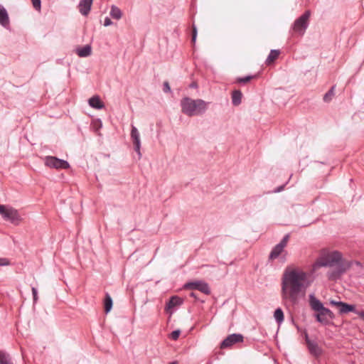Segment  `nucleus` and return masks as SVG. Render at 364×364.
I'll use <instances>...</instances> for the list:
<instances>
[{"instance_id": "393cba45", "label": "nucleus", "mask_w": 364, "mask_h": 364, "mask_svg": "<svg viewBox=\"0 0 364 364\" xmlns=\"http://www.w3.org/2000/svg\"><path fill=\"white\" fill-rule=\"evenodd\" d=\"M0 364H13L9 355L0 350Z\"/></svg>"}, {"instance_id": "a878e982", "label": "nucleus", "mask_w": 364, "mask_h": 364, "mask_svg": "<svg viewBox=\"0 0 364 364\" xmlns=\"http://www.w3.org/2000/svg\"><path fill=\"white\" fill-rule=\"evenodd\" d=\"M335 86H332L331 89L323 95V101L328 102L332 100V97L334 95Z\"/></svg>"}, {"instance_id": "e433bc0d", "label": "nucleus", "mask_w": 364, "mask_h": 364, "mask_svg": "<svg viewBox=\"0 0 364 364\" xmlns=\"http://www.w3.org/2000/svg\"><path fill=\"white\" fill-rule=\"evenodd\" d=\"M284 188V185H282V186H278L277 188H276L274 191V193H279L281 192L282 191H283Z\"/></svg>"}, {"instance_id": "9d476101", "label": "nucleus", "mask_w": 364, "mask_h": 364, "mask_svg": "<svg viewBox=\"0 0 364 364\" xmlns=\"http://www.w3.org/2000/svg\"><path fill=\"white\" fill-rule=\"evenodd\" d=\"M131 139L134 145V149L137 153L139 158L140 159L141 156V154L140 151L141 149V140L140 135L137 128L134 126H132L131 129Z\"/></svg>"}, {"instance_id": "f704fd0d", "label": "nucleus", "mask_w": 364, "mask_h": 364, "mask_svg": "<svg viewBox=\"0 0 364 364\" xmlns=\"http://www.w3.org/2000/svg\"><path fill=\"white\" fill-rule=\"evenodd\" d=\"M342 302L343 301H336V300L331 299L330 301V304L332 305V306H337L339 309H341Z\"/></svg>"}, {"instance_id": "4c0bfd02", "label": "nucleus", "mask_w": 364, "mask_h": 364, "mask_svg": "<svg viewBox=\"0 0 364 364\" xmlns=\"http://www.w3.org/2000/svg\"><path fill=\"white\" fill-rule=\"evenodd\" d=\"M356 314L359 316L360 318H363L364 321V310L363 311H358V312H356Z\"/></svg>"}, {"instance_id": "bb28decb", "label": "nucleus", "mask_w": 364, "mask_h": 364, "mask_svg": "<svg viewBox=\"0 0 364 364\" xmlns=\"http://www.w3.org/2000/svg\"><path fill=\"white\" fill-rule=\"evenodd\" d=\"M256 75H247L245 77H237L236 82L240 84H245L249 82L252 79L255 78Z\"/></svg>"}, {"instance_id": "0eeeda50", "label": "nucleus", "mask_w": 364, "mask_h": 364, "mask_svg": "<svg viewBox=\"0 0 364 364\" xmlns=\"http://www.w3.org/2000/svg\"><path fill=\"white\" fill-rule=\"evenodd\" d=\"M304 338L310 354L316 358H319L323 354V349L318 346L316 341L309 338L306 331L304 333Z\"/></svg>"}, {"instance_id": "c756f323", "label": "nucleus", "mask_w": 364, "mask_h": 364, "mask_svg": "<svg viewBox=\"0 0 364 364\" xmlns=\"http://www.w3.org/2000/svg\"><path fill=\"white\" fill-rule=\"evenodd\" d=\"M197 38V28L196 26L193 23L192 25V38L191 41L195 43Z\"/></svg>"}, {"instance_id": "b1692460", "label": "nucleus", "mask_w": 364, "mask_h": 364, "mask_svg": "<svg viewBox=\"0 0 364 364\" xmlns=\"http://www.w3.org/2000/svg\"><path fill=\"white\" fill-rule=\"evenodd\" d=\"M274 318L278 325H280L284 319L283 310L281 308H277L274 312Z\"/></svg>"}, {"instance_id": "a211bd4d", "label": "nucleus", "mask_w": 364, "mask_h": 364, "mask_svg": "<svg viewBox=\"0 0 364 364\" xmlns=\"http://www.w3.org/2000/svg\"><path fill=\"white\" fill-rule=\"evenodd\" d=\"M88 102L91 107L97 109H101L105 107L103 102L100 97L97 95L90 98Z\"/></svg>"}, {"instance_id": "473e14b6", "label": "nucleus", "mask_w": 364, "mask_h": 364, "mask_svg": "<svg viewBox=\"0 0 364 364\" xmlns=\"http://www.w3.org/2000/svg\"><path fill=\"white\" fill-rule=\"evenodd\" d=\"M10 264V261L9 259L5 257L0 258V267L8 266Z\"/></svg>"}, {"instance_id": "f8f14e48", "label": "nucleus", "mask_w": 364, "mask_h": 364, "mask_svg": "<svg viewBox=\"0 0 364 364\" xmlns=\"http://www.w3.org/2000/svg\"><path fill=\"white\" fill-rule=\"evenodd\" d=\"M183 303V299L178 296H172L166 304L165 311L170 314L173 313L175 307L181 306Z\"/></svg>"}, {"instance_id": "2f4dec72", "label": "nucleus", "mask_w": 364, "mask_h": 364, "mask_svg": "<svg viewBox=\"0 0 364 364\" xmlns=\"http://www.w3.org/2000/svg\"><path fill=\"white\" fill-rule=\"evenodd\" d=\"M34 9L37 11L41 10V0H31Z\"/></svg>"}, {"instance_id": "f257e3e1", "label": "nucleus", "mask_w": 364, "mask_h": 364, "mask_svg": "<svg viewBox=\"0 0 364 364\" xmlns=\"http://www.w3.org/2000/svg\"><path fill=\"white\" fill-rule=\"evenodd\" d=\"M309 284L305 272L297 269L286 271L282 277V293L293 304H296L299 302V294H304Z\"/></svg>"}, {"instance_id": "37998d69", "label": "nucleus", "mask_w": 364, "mask_h": 364, "mask_svg": "<svg viewBox=\"0 0 364 364\" xmlns=\"http://www.w3.org/2000/svg\"><path fill=\"white\" fill-rule=\"evenodd\" d=\"M176 362H172L170 364H176Z\"/></svg>"}, {"instance_id": "c85d7f7f", "label": "nucleus", "mask_w": 364, "mask_h": 364, "mask_svg": "<svg viewBox=\"0 0 364 364\" xmlns=\"http://www.w3.org/2000/svg\"><path fill=\"white\" fill-rule=\"evenodd\" d=\"M180 334L181 331L179 329L173 331L170 335V338L173 341H176L179 338Z\"/></svg>"}, {"instance_id": "39448f33", "label": "nucleus", "mask_w": 364, "mask_h": 364, "mask_svg": "<svg viewBox=\"0 0 364 364\" xmlns=\"http://www.w3.org/2000/svg\"><path fill=\"white\" fill-rule=\"evenodd\" d=\"M1 215L4 220L9 221L15 225H18L21 221V217L18 211L11 206L6 205V210Z\"/></svg>"}, {"instance_id": "72a5a7b5", "label": "nucleus", "mask_w": 364, "mask_h": 364, "mask_svg": "<svg viewBox=\"0 0 364 364\" xmlns=\"http://www.w3.org/2000/svg\"><path fill=\"white\" fill-rule=\"evenodd\" d=\"M33 301L35 304L38 301V291L35 287H32Z\"/></svg>"}, {"instance_id": "1a4fd4ad", "label": "nucleus", "mask_w": 364, "mask_h": 364, "mask_svg": "<svg viewBox=\"0 0 364 364\" xmlns=\"http://www.w3.org/2000/svg\"><path fill=\"white\" fill-rule=\"evenodd\" d=\"M244 337L240 333H232L228 336L220 343V348H226L239 343H242Z\"/></svg>"}, {"instance_id": "79ce46f5", "label": "nucleus", "mask_w": 364, "mask_h": 364, "mask_svg": "<svg viewBox=\"0 0 364 364\" xmlns=\"http://www.w3.org/2000/svg\"><path fill=\"white\" fill-rule=\"evenodd\" d=\"M355 264H356L357 266H358V267H361V266H362L361 262H359V261H355Z\"/></svg>"}, {"instance_id": "aec40b11", "label": "nucleus", "mask_w": 364, "mask_h": 364, "mask_svg": "<svg viewBox=\"0 0 364 364\" xmlns=\"http://www.w3.org/2000/svg\"><path fill=\"white\" fill-rule=\"evenodd\" d=\"M284 247L280 246L279 245H276L272 250L269 255V259L274 260L279 257V256L282 254V252L284 251Z\"/></svg>"}, {"instance_id": "c03bdc74", "label": "nucleus", "mask_w": 364, "mask_h": 364, "mask_svg": "<svg viewBox=\"0 0 364 364\" xmlns=\"http://www.w3.org/2000/svg\"><path fill=\"white\" fill-rule=\"evenodd\" d=\"M207 364H210V363H208Z\"/></svg>"}, {"instance_id": "7c9ffc66", "label": "nucleus", "mask_w": 364, "mask_h": 364, "mask_svg": "<svg viewBox=\"0 0 364 364\" xmlns=\"http://www.w3.org/2000/svg\"><path fill=\"white\" fill-rule=\"evenodd\" d=\"M163 91L165 93L171 92V89L168 81H165L163 84Z\"/></svg>"}, {"instance_id": "ea45409f", "label": "nucleus", "mask_w": 364, "mask_h": 364, "mask_svg": "<svg viewBox=\"0 0 364 364\" xmlns=\"http://www.w3.org/2000/svg\"><path fill=\"white\" fill-rule=\"evenodd\" d=\"M190 296L191 297H193V298H195L196 299H198V294L196 292H191L190 294Z\"/></svg>"}, {"instance_id": "423d86ee", "label": "nucleus", "mask_w": 364, "mask_h": 364, "mask_svg": "<svg viewBox=\"0 0 364 364\" xmlns=\"http://www.w3.org/2000/svg\"><path fill=\"white\" fill-rule=\"evenodd\" d=\"M45 164L48 167L56 169H67L70 167V164L67 161L51 156L46 157Z\"/></svg>"}, {"instance_id": "20e7f679", "label": "nucleus", "mask_w": 364, "mask_h": 364, "mask_svg": "<svg viewBox=\"0 0 364 364\" xmlns=\"http://www.w3.org/2000/svg\"><path fill=\"white\" fill-rule=\"evenodd\" d=\"M310 16V10H306L301 16L295 20L291 28L296 33L300 36L304 34L309 24Z\"/></svg>"}, {"instance_id": "58836bf2", "label": "nucleus", "mask_w": 364, "mask_h": 364, "mask_svg": "<svg viewBox=\"0 0 364 364\" xmlns=\"http://www.w3.org/2000/svg\"><path fill=\"white\" fill-rule=\"evenodd\" d=\"M6 205L0 204V214H3V212L6 210Z\"/></svg>"}, {"instance_id": "2eb2a0df", "label": "nucleus", "mask_w": 364, "mask_h": 364, "mask_svg": "<svg viewBox=\"0 0 364 364\" xmlns=\"http://www.w3.org/2000/svg\"><path fill=\"white\" fill-rule=\"evenodd\" d=\"M76 53L81 58L88 57L92 54V47L89 44L82 47H78L76 48Z\"/></svg>"}, {"instance_id": "ddd939ff", "label": "nucleus", "mask_w": 364, "mask_h": 364, "mask_svg": "<svg viewBox=\"0 0 364 364\" xmlns=\"http://www.w3.org/2000/svg\"><path fill=\"white\" fill-rule=\"evenodd\" d=\"M92 2L93 0H80L78 9L82 16H87L90 14Z\"/></svg>"}, {"instance_id": "412c9836", "label": "nucleus", "mask_w": 364, "mask_h": 364, "mask_svg": "<svg viewBox=\"0 0 364 364\" xmlns=\"http://www.w3.org/2000/svg\"><path fill=\"white\" fill-rule=\"evenodd\" d=\"M113 301L111 296L108 294H105L104 299V311L106 314H108L112 309Z\"/></svg>"}, {"instance_id": "5701e85b", "label": "nucleus", "mask_w": 364, "mask_h": 364, "mask_svg": "<svg viewBox=\"0 0 364 364\" xmlns=\"http://www.w3.org/2000/svg\"><path fill=\"white\" fill-rule=\"evenodd\" d=\"M280 54L279 50L272 49L270 50L269 54L268 55L265 63L267 65L271 64L272 62H274L275 60H277Z\"/></svg>"}, {"instance_id": "f3484780", "label": "nucleus", "mask_w": 364, "mask_h": 364, "mask_svg": "<svg viewBox=\"0 0 364 364\" xmlns=\"http://www.w3.org/2000/svg\"><path fill=\"white\" fill-rule=\"evenodd\" d=\"M350 312H353L356 314V312H358V311L356 309L354 304H350L343 301L341 309H339V314H343Z\"/></svg>"}, {"instance_id": "4be33fe9", "label": "nucleus", "mask_w": 364, "mask_h": 364, "mask_svg": "<svg viewBox=\"0 0 364 364\" xmlns=\"http://www.w3.org/2000/svg\"><path fill=\"white\" fill-rule=\"evenodd\" d=\"M110 16L116 20H119L122 16V12L119 8H118L115 5H112L110 8V12H109Z\"/></svg>"}, {"instance_id": "6e6552de", "label": "nucleus", "mask_w": 364, "mask_h": 364, "mask_svg": "<svg viewBox=\"0 0 364 364\" xmlns=\"http://www.w3.org/2000/svg\"><path fill=\"white\" fill-rule=\"evenodd\" d=\"M184 287L188 289L198 290L206 295L210 294V289L207 282L203 281H194L186 283Z\"/></svg>"}, {"instance_id": "4468645a", "label": "nucleus", "mask_w": 364, "mask_h": 364, "mask_svg": "<svg viewBox=\"0 0 364 364\" xmlns=\"http://www.w3.org/2000/svg\"><path fill=\"white\" fill-rule=\"evenodd\" d=\"M309 304L311 308L317 313H319L325 307L323 303L314 294L309 295Z\"/></svg>"}, {"instance_id": "cd10ccee", "label": "nucleus", "mask_w": 364, "mask_h": 364, "mask_svg": "<svg viewBox=\"0 0 364 364\" xmlns=\"http://www.w3.org/2000/svg\"><path fill=\"white\" fill-rule=\"evenodd\" d=\"M289 237V234L285 235L284 237L282 239V240L278 243V245L284 248L287 245Z\"/></svg>"}, {"instance_id": "f03ea898", "label": "nucleus", "mask_w": 364, "mask_h": 364, "mask_svg": "<svg viewBox=\"0 0 364 364\" xmlns=\"http://www.w3.org/2000/svg\"><path fill=\"white\" fill-rule=\"evenodd\" d=\"M353 262L343 259L342 254L338 251L322 253L316 260L312 266V271L315 272L320 267H336L328 272V278L331 281H336L341 279V276L346 272L352 266Z\"/></svg>"}, {"instance_id": "a19ab883", "label": "nucleus", "mask_w": 364, "mask_h": 364, "mask_svg": "<svg viewBox=\"0 0 364 364\" xmlns=\"http://www.w3.org/2000/svg\"><path fill=\"white\" fill-rule=\"evenodd\" d=\"M190 87H197V84L196 82H192L191 85H190Z\"/></svg>"}, {"instance_id": "7ed1b4c3", "label": "nucleus", "mask_w": 364, "mask_h": 364, "mask_svg": "<svg viewBox=\"0 0 364 364\" xmlns=\"http://www.w3.org/2000/svg\"><path fill=\"white\" fill-rule=\"evenodd\" d=\"M208 102L202 99H192L184 97L180 101L181 112L188 117L202 116L208 108Z\"/></svg>"}, {"instance_id": "6ab92c4d", "label": "nucleus", "mask_w": 364, "mask_h": 364, "mask_svg": "<svg viewBox=\"0 0 364 364\" xmlns=\"http://www.w3.org/2000/svg\"><path fill=\"white\" fill-rule=\"evenodd\" d=\"M242 93L240 90H235L232 92V104L238 106L242 102Z\"/></svg>"}, {"instance_id": "dca6fc26", "label": "nucleus", "mask_w": 364, "mask_h": 364, "mask_svg": "<svg viewBox=\"0 0 364 364\" xmlns=\"http://www.w3.org/2000/svg\"><path fill=\"white\" fill-rule=\"evenodd\" d=\"M0 24L4 28L9 26V14L4 6H0Z\"/></svg>"}, {"instance_id": "c9c22d12", "label": "nucleus", "mask_w": 364, "mask_h": 364, "mask_svg": "<svg viewBox=\"0 0 364 364\" xmlns=\"http://www.w3.org/2000/svg\"><path fill=\"white\" fill-rule=\"evenodd\" d=\"M113 22L109 17H106L104 21V26H109L112 25Z\"/></svg>"}, {"instance_id": "9b49d317", "label": "nucleus", "mask_w": 364, "mask_h": 364, "mask_svg": "<svg viewBox=\"0 0 364 364\" xmlns=\"http://www.w3.org/2000/svg\"><path fill=\"white\" fill-rule=\"evenodd\" d=\"M321 316H328L331 319H333L335 318L334 314L326 307H324L319 313L315 314L314 316L317 322L323 325H328L329 323L328 320L326 318H321Z\"/></svg>"}]
</instances>
